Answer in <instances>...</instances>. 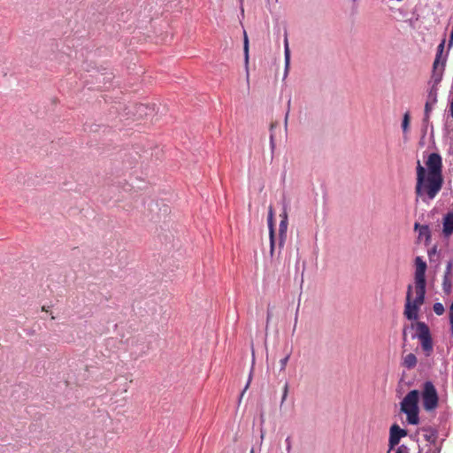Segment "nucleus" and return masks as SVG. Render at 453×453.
I'll list each match as a JSON object with an SVG mask.
<instances>
[{
    "instance_id": "19",
    "label": "nucleus",
    "mask_w": 453,
    "mask_h": 453,
    "mask_svg": "<svg viewBox=\"0 0 453 453\" xmlns=\"http://www.w3.org/2000/svg\"><path fill=\"white\" fill-rule=\"evenodd\" d=\"M433 310L438 316L442 315L445 311L444 306L441 303H435L433 306Z\"/></svg>"
},
{
    "instance_id": "17",
    "label": "nucleus",
    "mask_w": 453,
    "mask_h": 453,
    "mask_svg": "<svg viewBox=\"0 0 453 453\" xmlns=\"http://www.w3.org/2000/svg\"><path fill=\"white\" fill-rule=\"evenodd\" d=\"M243 50L245 57V63L248 65L249 62V40L246 32L244 31V42H243Z\"/></svg>"
},
{
    "instance_id": "20",
    "label": "nucleus",
    "mask_w": 453,
    "mask_h": 453,
    "mask_svg": "<svg viewBox=\"0 0 453 453\" xmlns=\"http://www.w3.org/2000/svg\"><path fill=\"white\" fill-rule=\"evenodd\" d=\"M285 61H286V67L288 68L289 65V49L287 39L285 40Z\"/></svg>"
},
{
    "instance_id": "32",
    "label": "nucleus",
    "mask_w": 453,
    "mask_h": 453,
    "mask_svg": "<svg viewBox=\"0 0 453 453\" xmlns=\"http://www.w3.org/2000/svg\"><path fill=\"white\" fill-rule=\"evenodd\" d=\"M439 452V449L435 446V449L433 450V453H438Z\"/></svg>"
},
{
    "instance_id": "4",
    "label": "nucleus",
    "mask_w": 453,
    "mask_h": 453,
    "mask_svg": "<svg viewBox=\"0 0 453 453\" xmlns=\"http://www.w3.org/2000/svg\"><path fill=\"white\" fill-rule=\"evenodd\" d=\"M416 336L420 342L421 349L426 357H430L434 352V344L430 329L425 322H417Z\"/></svg>"
},
{
    "instance_id": "21",
    "label": "nucleus",
    "mask_w": 453,
    "mask_h": 453,
    "mask_svg": "<svg viewBox=\"0 0 453 453\" xmlns=\"http://www.w3.org/2000/svg\"><path fill=\"white\" fill-rule=\"evenodd\" d=\"M431 106L429 103H426L425 105V118L424 121H428L430 117Z\"/></svg>"
},
{
    "instance_id": "13",
    "label": "nucleus",
    "mask_w": 453,
    "mask_h": 453,
    "mask_svg": "<svg viewBox=\"0 0 453 453\" xmlns=\"http://www.w3.org/2000/svg\"><path fill=\"white\" fill-rule=\"evenodd\" d=\"M417 363V357L412 353H409L403 357L402 365L410 370L414 368Z\"/></svg>"
},
{
    "instance_id": "1",
    "label": "nucleus",
    "mask_w": 453,
    "mask_h": 453,
    "mask_svg": "<svg viewBox=\"0 0 453 453\" xmlns=\"http://www.w3.org/2000/svg\"><path fill=\"white\" fill-rule=\"evenodd\" d=\"M414 287L409 285L407 288L406 300L404 305V316L409 320H416L418 317L420 307L425 302L426 296V263L420 257L415 258Z\"/></svg>"
},
{
    "instance_id": "2",
    "label": "nucleus",
    "mask_w": 453,
    "mask_h": 453,
    "mask_svg": "<svg viewBox=\"0 0 453 453\" xmlns=\"http://www.w3.org/2000/svg\"><path fill=\"white\" fill-rule=\"evenodd\" d=\"M417 182L415 186V194L423 202L433 200L441 191L443 177H437L426 173V168L418 160L417 163Z\"/></svg>"
},
{
    "instance_id": "25",
    "label": "nucleus",
    "mask_w": 453,
    "mask_h": 453,
    "mask_svg": "<svg viewBox=\"0 0 453 453\" xmlns=\"http://www.w3.org/2000/svg\"><path fill=\"white\" fill-rule=\"evenodd\" d=\"M289 355H287L284 358H282L280 361V370H285L286 368V365L288 362V359H289Z\"/></svg>"
},
{
    "instance_id": "34",
    "label": "nucleus",
    "mask_w": 453,
    "mask_h": 453,
    "mask_svg": "<svg viewBox=\"0 0 453 453\" xmlns=\"http://www.w3.org/2000/svg\"><path fill=\"white\" fill-rule=\"evenodd\" d=\"M250 453H253V450H251V452H250Z\"/></svg>"
},
{
    "instance_id": "27",
    "label": "nucleus",
    "mask_w": 453,
    "mask_h": 453,
    "mask_svg": "<svg viewBox=\"0 0 453 453\" xmlns=\"http://www.w3.org/2000/svg\"><path fill=\"white\" fill-rule=\"evenodd\" d=\"M270 144H271V149L273 151L274 148H275V143H274V137H273V134H271L270 135Z\"/></svg>"
},
{
    "instance_id": "23",
    "label": "nucleus",
    "mask_w": 453,
    "mask_h": 453,
    "mask_svg": "<svg viewBox=\"0 0 453 453\" xmlns=\"http://www.w3.org/2000/svg\"><path fill=\"white\" fill-rule=\"evenodd\" d=\"M395 453H410V449L406 445H400L395 450Z\"/></svg>"
},
{
    "instance_id": "26",
    "label": "nucleus",
    "mask_w": 453,
    "mask_h": 453,
    "mask_svg": "<svg viewBox=\"0 0 453 453\" xmlns=\"http://www.w3.org/2000/svg\"><path fill=\"white\" fill-rule=\"evenodd\" d=\"M445 45V40H442L441 42L437 47V51L443 52Z\"/></svg>"
},
{
    "instance_id": "3",
    "label": "nucleus",
    "mask_w": 453,
    "mask_h": 453,
    "mask_svg": "<svg viewBox=\"0 0 453 453\" xmlns=\"http://www.w3.org/2000/svg\"><path fill=\"white\" fill-rule=\"evenodd\" d=\"M418 390L410 391L401 402V411L406 414L407 421L411 425H418L419 422L418 418Z\"/></svg>"
},
{
    "instance_id": "14",
    "label": "nucleus",
    "mask_w": 453,
    "mask_h": 453,
    "mask_svg": "<svg viewBox=\"0 0 453 453\" xmlns=\"http://www.w3.org/2000/svg\"><path fill=\"white\" fill-rule=\"evenodd\" d=\"M443 233L445 235H450L453 233V213H449L443 221Z\"/></svg>"
},
{
    "instance_id": "6",
    "label": "nucleus",
    "mask_w": 453,
    "mask_h": 453,
    "mask_svg": "<svg viewBox=\"0 0 453 453\" xmlns=\"http://www.w3.org/2000/svg\"><path fill=\"white\" fill-rule=\"evenodd\" d=\"M427 166L426 173L437 177H442V161L441 157L437 153H432L428 156L426 163Z\"/></svg>"
},
{
    "instance_id": "11",
    "label": "nucleus",
    "mask_w": 453,
    "mask_h": 453,
    "mask_svg": "<svg viewBox=\"0 0 453 453\" xmlns=\"http://www.w3.org/2000/svg\"><path fill=\"white\" fill-rule=\"evenodd\" d=\"M282 219L280 220L279 226V247L281 248L285 242L287 237V229H288V216L287 213L284 212L281 215Z\"/></svg>"
},
{
    "instance_id": "24",
    "label": "nucleus",
    "mask_w": 453,
    "mask_h": 453,
    "mask_svg": "<svg viewBox=\"0 0 453 453\" xmlns=\"http://www.w3.org/2000/svg\"><path fill=\"white\" fill-rule=\"evenodd\" d=\"M288 394V383H286L284 388H283V394H282V397H281V404L287 399Z\"/></svg>"
},
{
    "instance_id": "16",
    "label": "nucleus",
    "mask_w": 453,
    "mask_h": 453,
    "mask_svg": "<svg viewBox=\"0 0 453 453\" xmlns=\"http://www.w3.org/2000/svg\"><path fill=\"white\" fill-rule=\"evenodd\" d=\"M410 113L407 111L403 115V122H402V128L404 134H406L409 131V126H410Z\"/></svg>"
},
{
    "instance_id": "10",
    "label": "nucleus",
    "mask_w": 453,
    "mask_h": 453,
    "mask_svg": "<svg viewBox=\"0 0 453 453\" xmlns=\"http://www.w3.org/2000/svg\"><path fill=\"white\" fill-rule=\"evenodd\" d=\"M445 59H442V61H438V59H434L433 64V79L435 83H438L441 81L442 78V73L444 71L445 66Z\"/></svg>"
},
{
    "instance_id": "31",
    "label": "nucleus",
    "mask_w": 453,
    "mask_h": 453,
    "mask_svg": "<svg viewBox=\"0 0 453 453\" xmlns=\"http://www.w3.org/2000/svg\"><path fill=\"white\" fill-rule=\"evenodd\" d=\"M272 319V313L270 311L267 312V324L269 323L270 319Z\"/></svg>"
},
{
    "instance_id": "5",
    "label": "nucleus",
    "mask_w": 453,
    "mask_h": 453,
    "mask_svg": "<svg viewBox=\"0 0 453 453\" xmlns=\"http://www.w3.org/2000/svg\"><path fill=\"white\" fill-rule=\"evenodd\" d=\"M422 404L426 411H434L438 406V394L431 381H426L423 385L422 392Z\"/></svg>"
},
{
    "instance_id": "22",
    "label": "nucleus",
    "mask_w": 453,
    "mask_h": 453,
    "mask_svg": "<svg viewBox=\"0 0 453 453\" xmlns=\"http://www.w3.org/2000/svg\"><path fill=\"white\" fill-rule=\"evenodd\" d=\"M449 324H450V333L453 336V303L449 307Z\"/></svg>"
},
{
    "instance_id": "30",
    "label": "nucleus",
    "mask_w": 453,
    "mask_h": 453,
    "mask_svg": "<svg viewBox=\"0 0 453 453\" xmlns=\"http://www.w3.org/2000/svg\"><path fill=\"white\" fill-rule=\"evenodd\" d=\"M250 380H251V374H250L248 383H247V385L245 386V388H244V390L242 391V395L244 394V392H245V391H246V389L248 388V387H249V385H250Z\"/></svg>"
},
{
    "instance_id": "8",
    "label": "nucleus",
    "mask_w": 453,
    "mask_h": 453,
    "mask_svg": "<svg viewBox=\"0 0 453 453\" xmlns=\"http://www.w3.org/2000/svg\"><path fill=\"white\" fill-rule=\"evenodd\" d=\"M268 227L270 235V255L273 256L275 250V237H274V226H273V209L272 206L269 207L268 211Z\"/></svg>"
},
{
    "instance_id": "7",
    "label": "nucleus",
    "mask_w": 453,
    "mask_h": 453,
    "mask_svg": "<svg viewBox=\"0 0 453 453\" xmlns=\"http://www.w3.org/2000/svg\"><path fill=\"white\" fill-rule=\"evenodd\" d=\"M407 435V432L406 430L404 429H402L400 428V426L396 424H394L391 427H390V432H389V440H388V453H390V451L392 449H394V448L398 445L401 438L404 437Z\"/></svg>"
},
{
    "instance_id": "28",
    "label": "nucleus",
    "mask_w": 453,
    "mask_h": 453,
    "mask_svg": "<svg viewBox=\"0 0 453 453\" xmlns=\"http://www.w3.org/2000/svg\"><path fill=\"white\" fill-rule=\"evenodd\" d=\"M286 444H287V450L290 451V449H291V439H290V437H288L286 439Z\"/></svg>"
},
{
    "instance_id": "29",
    "label": "nucleus",
    "mask_w": 453,
    "mask_h": 453,
    "mask_svg": "<svg viewBox=\"0 0 453 453\" xmlns=\"http://www.w3.org/2000/svg\"><path fill=\"white\" fill-rule=\"evenodd\" d=\"M442 53H443V52L437 51V52H436V56H435V59H438V61H442V60H441V58H442Z\"/></svg>"
},
{
    "instance_id": "15",
    "label": "nucleus",
    "mask_w": 453,
    "mask_h": 453,
    "mask_svg": "<svg viewBox=\"0 0 453 453\" xmlns=\"http://www.w3.org/2000/svg\"><path fill=\"white\" fill-rule=\"evenodd\" d=\"M450 271H451V263H449L447 265V269H446L445 275L443 278V282H442V288L446 294H449L450 292V288H451V281L449 279Z\"/></svg>"
},
{
    "instance_id": "33",
    "label": "nucleus",
    "mask_w": 453,
    "mask_h": 453,
    "mask_svg": "<svg viewBox=\"0 0 453 453\" xmlns=\"http://www.w3.org/2000/svg\"><path fill=\"white\" fill-rule=\"evenodd\" d=\"M42 311H47V309H45V307L43 306Z\"/></svg>"
},
{
    "instance_id": "9",
    "label": "nucleus",
    "mask_w": 453,
    "mask_h": 453,
    "mask_svg": "<svg viewBox=\"0 0 453 453\" xmlns=\"http://www.w3.org/2000/svg\"><path fill=\"white\" fill-rule=\"evenodd\" d=\"M414 230L418 232V241L428 244L431 240V232L427 225L414 224Z\"/></svg>"
},
{
    "instance_id": "12",
    "label": "nucleus",
    "mask_w": 453,
    "mask_h": 453,
    "mask_svg": "<svg viewBox=\"0 0 453 453\" xmlns=\"http://www.w3.org/2000/svg\"><path fill=\"white\" fill-rule=\"evenodd\" d=\"M424 439L430 444L435 446L438 439L437 432L432 428H422Z\"/></svg>"
},
{
    "instance_id": "18",
    "label": "nucleus",
    "mask_w": 453,
    "mask_h": 453,
    "mask_svg": "<svg viewBox=\"0 0 453 453\" xmlns=\"http://www.w3.org/2000/svg\"><path fill=\"white\" fill-rule=\"evenodd\" d=\"M150 110L147 105L145 104H139L136 107V112L139 115V117L147 116L148 112L147 111Z\"/></svg>"
}]
</instances>
